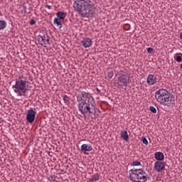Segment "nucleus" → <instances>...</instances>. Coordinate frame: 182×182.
I'll return each mask as SVG.
<instances>
[{"mask_svg":"<svg viewBox=\"0 0 182 182\" xmlns=\"http://www.w3.org/2000/svg\"><path fill=\"white\" fill-rule=\"evenodd\" d=\"M155 99L160 103V105H164V106H171V105H176V98L174 95H171L166 89H160L155 92Z\"/></svg>","mask_w":182,"mask_h":182,"instance_id":"obj_3","label":"nucleus"},{"mask_svg":"<svg viewBox=\"0 0 182 182\" xmlns=\"http://www.w3.org/2000/svg\"><path fill=\"white\" fill-rule=\"evenodd\" d=\"M93 150V147H92V145H89L87 144H84L80 147V151L83 153L84 154H86L87 151H92Z\"/></svg>","mask_w":182,"mask_h":182,"instance_id":"obj_10","label":"nucleus"},{"mask_svg":"<svg viewBox=\"0 0 182 182\" xmlns=\"http://www.w3.org/2000/svg\"><path fill=\"white\" fill-rule=\"evenodd\" d=\"M180 38L182 39V33H180Z\"/></svg>","mask_w":182,"mask_h":182,"instance_id":"obj_31","label":"nucleus"},{"mask_svg":"<svg viewBox=\"0 0 182 182\" xmlns=\"http://www.w3.org/2000/svg\"><path fill=\"white\" fill-rule=\"evenodd\" d=\"M180 68H181V69H182V64H181V65H180Z\"/></svg>","mask_w":182,"mask_h":182,"instance_id":"obj_32","label":"nucleus"},{"mask_svg":"<svg viewBox=\"0 0 182 182\" xmlns=\"http://www.w3.org/2000/svg\"><path fill=\"white\" fill-rule=\"evenodd\" d=\"M77 107L79 112L84 116H93L96 114V102L92 94L85 91H80L76 95Z\"/></svg>","mask_w":182,"mask_h":182,"instance_id":"obj_1","label":"nucleus"},{"mask_svg":"<svg viewBox=\"0 0 182 182\" xmlns=\"http://www.w3.org/2000/svg\"><path fill=\"white\" fill-rule=\"evenodd\" d=\"M131 166H132L133 167L136 166H141V163L139 161H134L131 163Z\"/></svg>","mask_w":182,"mask_h":182,"instance_id":"obj_22","label":"nucleus"},{"mask_svg":"<svg viewBox=\"0 0 182 182\" xmlns=\"http://www.w3.org/2000/svg\"><path fill=\"white\" fill-rule=\"evenodd\" d=\"M121 137L124 140V141H129V134H127V132L125 131H122L121 132Z\"/></svg>","mask_w":182,"mask_h":182,"instance_id":"obj_14","label":"nucleus"},{"mask_svg":"<svg viewBox=\"0 0 182 182\" xmlns=\"http://www.w3.org/2000/svg\"><path fill=\"white\" fill-rule=\"evenodd\" d=\"M148 53H153V48H147Z\"/></svg>","mask_w":182,"mask_h":182,"instance_id":"obj_28","label":"nucleus"},{"mask_svg":"<svg viewBox=\"0 0 182 182\" xmlns=\"http://www.w3.org/2000/svg\"><path fill=\"white\" fill-rule=\"evenodd\" d=\"M35 23H36V21H35V19H31L30 21V25H35Z\"/></svg>","mask_w":182,"mask_h":182,"instance_id":"obj_27","label":"nucleus"},{"mask_svg":"<svg viewBox=\"0 0 182 182\" xmlns=\"http://www.w3.org/2000/svg\"><path fill=\"white\" fill-rule=\"evenodd\" d=\"M92 39L88 38H85L82 41V44L84 48H90L92 46Z\"/></svg>","mask_w":182,"mask_h":182,"instance_id":"obj_11","label":"nucleus"},{"mask_svg":"<svg viewBox=\"0 0 182 182\" xmlns=\"http://www.w3.org/2000/svg\"><path fill=\"white\" fill-rule=\"evenodd\" d=\"M46 8H48V9H52V6L46 4Z\"/></svg>","mask_w":182,"mask_h":182,"instance_id":"obj_29","label":"nucleus"},{"mask_svg":"<svg viewBox=\"0 0 182 182\" xmlns=\"http://www.w3.org/2000/svg\"><path fill=\"white\" fill-rule=\"evenodd\" d=\"M96 90H97V92H98V93H100V90H99V88H96Z\"/></svg>","mask_w":182,"mask_h":182,"instance_id":"obj_30","label":"nucleus"},{"mask_svg":"<svg viewBox=\"0 0 182 182\" xmlns=\"http://www.w3.org/2000/svg\"><path fill=\"white\" fill-rule=\"evenodd\" d=\"M28 83H29V80L27 76L20 75L18 78L16 79L15 85L12 86V89L17 96H25L28 87Z\"/></svg>","mask_w":182,"mask_h":182,"instance_id":"obj_4","label":"nucleus"},{"mask_svg":"<svg viewBox=\"0 0 182 182\" xmlns=\"http://www.w3.org/2000/svg\"><path fill=\"white\" fill-rule=\"evenodd\" d=\"M73 8L75 12H77L82 18L95 16L97 11L95 4L90 0H75Z\"/></svg>","mask_w":182,"mask_h":182,"instance_id":"obj_2","label":"nucleus"},{"mask_svg":"<svg viewBox=\"0 0 182 182\" xmlns=\"http://www.w3.org/2000/svg\"><path fill=\"white\" fill-rule=\"evenodd\" d=\"M6 28V21L5 20H0V31H3Z\"/></svg>","mask_w":182,"mask_h":182,"instance_id":"obj_17","label":"nucleus"},{"mask_svg":"<svg viewBox=\"0 0 182 182\" xmlns=\"http://www.w3.org/2000/svg\"><path fill=\"white\" fill-rule=\"evenodd\" d=\"M107 75L109 79H112L114 75V73L113 72V70H110L107 71Z\"/></svg>","mask_w":182,"mask_h":182,"instance_id":"obj_21","label":"nucleus"},{"mask_svg":"<svg viewBox=\"0 0 182 182\" xmlns=\"http://www.w3.org/2000/svg\"><path fill=\"white\" fill-rule=\"evenodd\" d=\"M146 82L149 85L153 86L157 83V77L153 74H149L147 77Z\"/></svg>","mask_w":182,"mask_h":182,"instance_id":"obj_9","label":"nucleus"},{"mask_svg":"<svg viewBox=\"0 0 182 182\" xmlns=\"http://www.w3.org/2000/svg\"><path fill=\"white\" fill-rule=\"evenodd\" d=\"M36 116V112L33 109L27 110L26 114V121L28 123H33L35 122V117Z\"/></svg>","mask_w":182,"mask_h":182,"instance_id":"obj_7","label":"nucleus"},{"mask_svg":"<svg viewBox=\"0 0 182 182\" xmlns=\"http://www.w3.org/2000/svg\"><path fill=\"white\" fill-rule=\"evenodd\" d=\"M57 18H58V19H63L64 18H66V15L65 14V13L62 12V11H59L57 13Z\"/></svg>","mask_w":182,"mask_h":182,"instance_id":"obj_20","label":"nucleus"},{"mask_svg":"<svg viewBox=\"0 0 182 182\" xmlns=\"http://www.w3.org/2000/svg\"><path fill=\"white\" fill-rule=\"evenodd\" d=\"M148 177L149 175L146 173V171L139 168L129 170L128 178L132 182H146Z\"/></svg>","mask_w":182,"mask_h":182,"instance_id":"obj_5","label":"nucleus"},{"mask_svg":"<svg viewBox=\"0 0 182 182\" xmlns=\"http://www.w3.org/2000/svg\"><path fill=\"white\" fill-rule=\"evenodd\" d=\"M130 83V76L129 73L124 71H119L117 75L116 85L117 87H127Z\"/></svg>","mask_w":182,"mask_h":182,"instance_id":"obj_6","label":"nucleus"},{"mask_svg":"<svg viewBox=\"0 0 182 182\" xmlns=\"http://www.w3.org/2000/svg\"><path fill=\"white\" fill-rule=\"evenodd\" d=\"M46 38H48V34H40L38 38V41L41 45V46H43V43H46Z\"/></svg>","mask_w":182,"mask_h":182,"instance_id":"obj_12","label":"nucleus"},{"mask_svg":"<svg viewBox=\"0 0 182 182\" xmlns=\"http://www.w3.org/2000/svg\"><path fill=\"white\" fill-rule=\"evenodd\" d=\"M149 110H151V112H152V113H157V109H156V107H154L153 106L149 107Z\"/></svg>","mask_w":182,"mask_h":182,"instance_id":"obj_25","label":"nucleus"},{"mask_svg":"<svg viewBox=\"0 0 182 182\" xmlns=\"http://www.w3.org/2000/svg\"><path fill=\"white\" fill-rule=\"evenodd\" d=\"M154 156L157 161H163V160H164V154L163 152H156L154 154Z\"/></svg>","mask_w":182,"mask_h":182,"instance_id":"obj_13","label":"nucleus"},{"mask_svg":"<svg viewBox=\"0 0 182 182\" xmlns=\"http://www.w3.org/2000/svg\"><path fill=\"white\" fill-rule=\"evenodd\" d=\"M141 139H142V143L145 144V146H147L149 144V141H147V139H146V137L143 136Z\"/></svg>","mask_w":182,"mask_h":182,"instance_id":"obj_23","label":"nucleus"},{"mask_svg":"<svg viewBox=\"0 0 182 182\" xmlns=\"http://www.w3.org/2000/svg\"><path fill=\"white\" fill-rule=\"evenodd\" d=\"M63 100L64 101V102L65 103V105H70V97H69V96L68 95H64L63 97Z\"/></svg>","mask_w":182,"mask_h":182,"instance_id":"obj_18","label":"nucleus"},{"mask_svg":"<svg viewBox=\"0 0 182 182\" xmlns=\"http://www.w3.org/2000/svg\"><path fill=\"white\" fill-rule=\"evenodd\" d=\"M154 168L157 173H161V171L166 168V164L161 161H158L155 162Z\"/></svg>","mask_w":182,"mask_h":182,"instance_id":"obj_8","label":"nucleus"},{"mask_svg":"<svg viewBox=\"0 0 182 182\" xmlns=\"http://www.w3.org/2000/svg\"><path fill=\"white\" fill-rule=\"evenodd\" d=\"M53 23L54 25H57V26H58L60 29V28H62V21H60V18H55L53 21Z\"/></svg>","mask_w":182,"mask_h":182,"instance_id":"obj_15","label":"nucleus"},{"mask_svg":"<svg viewBox=\"0 0 182 182\" xmlns=\"http://www.w3.org/2000/svg\"><path fill=\"white\" fill-rule=\"evenodd\" d=\"M100 178V176H99V173L95 174L91 178L88 180V182H95L99 181Z\"/></svg>","mask_w":182,"mask_h":182,"instance_id":"obj_16","label":"nucleus"},{"mask_svg":"<svg viewBox=\"0 0 182 182\" xmlns=\"http://www.w3.org/2000/svg\"><path fill=\"white\" fill-rule=\"evenodd\" d=\"M175 60H176L178 63H180L181 62H182V53H176Z\"/></svg>","mask_w":182,"mask_h":182,"instance_id":"obj_19","label":"nucleus"},{"mask_svg":"<svg viewBox=\"0 0 182 182\" xmlns=\"http://www.w3.org/2000/svg\"><path fill=\"white\" fill-rule=\"evenodd\" d=\"M49 180H50V181H51V182H55V181H56V176H50Z\"/></svg>","mask_w":182,"mask_h":182,"instance_id":"obj_26","label":"nucleus"},{"mask_svg":"<svg viewBox=\"0 0 182 182\" xmlns=\"http://www.w3.org/2000/svg\"><path fill=\"white\" fill-rule=\"evenodd\" d=\"M50 45V38L47 35V38H46V43H44V45Z\"/></svg>","mask_w":182,"mask_h":182,"instance_id":"obj_24","label":"nucleus"}]
</instances>
